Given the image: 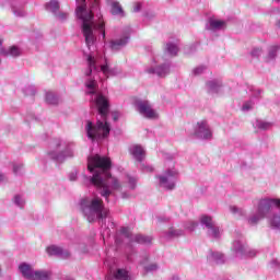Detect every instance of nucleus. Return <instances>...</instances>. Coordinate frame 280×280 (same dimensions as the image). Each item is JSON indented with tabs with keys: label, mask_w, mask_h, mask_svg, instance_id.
Here are the masks:
<instances>
[{
	"label": "nucleus",
	"mask_w": 280,
	"mask_h": 280,
	"mask_svg": "<svg viewBox=\"0 0 280 280\" xmlns=\"http://www.w3.org/2000/svg\"><path fill=\"white\" fill-rule=\"evenodd\" d=\"M113 167V162L110 161V158L102 156L100 154H95L93 156H90L88 159V170L89 172H95V170H101L102 173H95L92 178L91 183L95 185L101 190V196L105 198V200L108 202V198H110V188L108 187V184L104 180L105 178H112L113 175L110 174L109 170Z\"/></svg>",
	"instance_id": "1"
},
{
	"label": "nucleus",
	"mask_w": 280,
	"mask_h": 280,
	"mask_svg": "<svg viewBox=\"0 0 280 280\" xmlns=\"http://www.w3.org/2000/svg\"><path fill=\"white\" fill-rule=\"evenodd\" d=\"M80 209L88 222H96V220H106L108 218V210H106L104 200L100 197L81 199Z\"/></svg>",
	"instance_id": "2"
},
{
	"label": "nucleus",
	"mask_w": 280,
	"mask_h": 280,
	"mask_svg": "<svg viewBox=\"0 0 280 280\" xmlns=\"http://www.w3.org/2000/svg\"><path fill=\"white\" fill-rule=\"evenodd\" d=\"M79 5L77 7L75 14L77 19L83 21L82 33L85 38L88 47H91L95 43V35H93V11L86 9V0H77Z\"/></svg>",
	"instance_id": "3"
},
{
	"label": "nucleus",
	"mask_w": 280,
	"mask_h": 280,
	"mask_svg": "<svg viewBox=\"0 0 280 280\" xmlns=\"http://www.w3.org/2000/svg\"><path fill=\"white\" fill-rule=\"evenodd\" d=\"M272 206L278 207L280 209V199H262L258 203V212L257 215L252 217L248 220V223L255 225L259 222V220H264V218H268ZM271 225L277 229L280 226V217H273L271 220Z\"/></svg>",
	"instance_id": "4"
},
{
	"label": "nucleus",
	"mask_w": 280,
	"mask_h": 280,
	"mask_svg": "<svg viewBox=\"0 0 280 280\" xmlns=\"http://www.w3.org/2000/svg\"><path fill=\"white\" fill-rule=\"evenodd\" d=\"M89 139L95 141V139H106L110 135V125H108V118L97 120L94 126L91 120H88L85 127Z\"/></svg>",
	"instance_id": "5"
},
{
	"label": "nucleus",
	"mask_w": 280,
	"mask_h": 280,
	"mask_svg": "<svg viewBox=\"0 0 280 280\" xmlns=\"http://www.w3.org/2000/svg\"><path fill=\"white\" fill-rule=\"evenodd\" d=\"M138 112L147 119H159V113L152 108V105L148 101L138 102Z\"/></svg>",
	"instance_id": "6"
},
{
	"label": "nucleus",
	"mask_w": 280,
	"mask_h": 280,
	"mask_svg": "<svg viewBox=\"0 0 280 280\" xmlns=\"http://www.w3.org/2000/svg\"><path fill=\"white\" fill-rule=\"evenodd\" d=\"M96 107L98 115H101L102 119H108V110L110 108V104L108 103V98L104 96L103 94H98L96 96Z\"/></svg>",
	"instance_id": "7"
},
{
	"label": "nucleus",
	"mask_w": 280,
	"mask_h": 280,
	"mask_svg": "<svg viewBox=\"0 0 280 280\" xmlns=\"http://www.w3.org/2000/svg\"><path fill=\"white\" fill-rule=\"evenodd\" d=\"M198 129L195 131V137L197 139H212L213 133L209 128L207 120H200L197 122Z\"/></svg>",
	"instance_id": "8"
},
{
	"label": "nucleus",
	"mask_w": 280,
	"mask_h": 280,
	"mask_svg": "<svg viewBox=\"0 0 280 280\" xmlns=\"http://www.w3.org/2000/svg\"><path fill=\"white\" fill-rule=\"evenodd\" d=\"M46 252L48 253V255H50V257L54 255L57 257H62V259L71 257V254L68 250H65L62 249V247H58L56 245L47 247Z\"/></svg>",
	"instance_id": "9"
},
{
	"label": "nucleus",
	"mask_w": 280,
	"mask_h": 280,
	"mask_svg": "<svg viewBox=\"0 0 280 280\" xmlns=\"http://www.w3.org/2000/svg\"><path fill=\"white\" fill-rule=\"evenodd\" d=\"M131 154L139 163L143 162V159H145V150L139 144L131 148Z\"/></svg>",
	"instance_id": "10"
},
{
	"label": "nucleus",
	"mask_w": 280,
	"mask_h": 280,
	"mask_svg": "<svg viewBox=\"0 0 280 280\" xmlns=\"http://www.w3.org/2000/svg\"><path fill=\"white\" fill-rule=\"evenodd\" d=\"M20 272L25 279L32 280L34 278V268L27 264H22L19 266Z\"/></svg>",
	"instance_id": "11"
},
{
	"label": "nucleus",
	"mask_w": 280,
	"mask_h": 280,
	"mask_svg": "<svg viewBox=\"0 0 280 280\" xmlns=\"http://www.w3.org/2000/svg\"><path fill=\"white\" fill-rule=\"evenodd\" d=\"M51 279V272L46 270L34 271L32 280H49Z\"/></svg>",
	"instance_id": "12"
},
{
	"label": "nucleus",
	"mask_w": 280,
	"mask_h": 280,
	"mask_svg": "<svg viewBox=\"0 0 280 280\" xmlns=\"http://www.w3.org/2000/svg\"><path fill=\"white\" fill-rule=\"evenodd\" d=\"M126 45H128V37H122L120 39L110 42V48L114 49V51L121 49V47H124Z\"/></svg>",
	"instance_id": "13"
},
{
	"label": "nucleus",
	"mask_w": 280,
	"mask_h": 280,
	"mask_svg": "<svg viewBox=\"0 0 280 280\" xmlns=\"http://www.w3.org/2000/svg\"><path fill=\"white\" fill-rule=\"evenodd\" d=\"M159 179L161 187H164V189H174L176 187V184L170 177L159 176Z\"/></svg>",
	"instance_id": "14"
},
{
	"label": "nucleus",
	"mask_w": 280,
	"mask_h": 280,
	"mask_svg": "<svg viewBox=\"0 0 280 280\" xmlns=\"http://www.w3.org/2000/svg\"><path fill=\"white\" fill-rule=\"evenodd\" d=\"M170 71V67L161 66L158 67L155 70H150V73H156L160 78H165Z\"/></svg>",
	"instance_id": "15"
},
{
	"label": "nucleus",
	"mask_w": 280,
	"mask_h": 280,
	"mask_svg": "<svg viewBox=\"0 0 280 280\" xmlns=\"http://www.w3.org/2000/svg\"><path fill=\"white\" fill-rule=\"evenodd\" d=\"M135 242L138 244H152V237L138 234L135 237Z\"/></svg>",
	"instance_id": "16"
},
{
	"label": "nucleus",
	"mask_w": 280,
	"mask_h": 280,
	"mask_svg": "<svg viewBox=\"0 0 280 280\" xmlns=\"http://www.w3.org/2000/svg\"><path fill=\"white\" fill-rule=\"evenodd\" d=\"M201 224H205L207 229H213V218L209 215H202L200 219Z\"/></svg>",
	"instance_id": "17"
},
{
	"label": "nucleus",
	"mask_w": 280,
	"mask_h": 280,
	"mask_svg": "<svg viewBox=\"0 0 280 280\" xmlns=\"http://www.w3.org/2000/svg\"><path fill=\"white\" fill-rule=\"evenodd\" d=\"M115 279L117 280H128V271L124 270V269H118L115 273H114Z\"/></svg>",
	"instance_id": "18"
},
{
	"label": "nucleus",
	"mask_w": 280,
	"mask_h": 280,
	"mask_svg": "<svg viewBox=\"0 0 280 280\" xmlns=\"http://www.w3.org/2000/svg\"><path fill=\"white\" fill-rule=\"evenodd\" d=\"M224 25H226L225 21L214 20L210 22V27H212V30H222Z\"/></svg>",
	"instance_id": "19"
},
{
	"label": "nucleus",
	"mask_w": 280,
	"mask_h": 280,
	"mask_svg": "<svg viewBox=\"0 0 280 280\" xmlns=\"http://www.w3.org/2000/svg\"><path fill=\"white\" fill-rule=\"evenodd\" d=\"M47 10H50V12H58L60 10V3H58L56 0H51L47 4Z\"/></svg>",
	"instance_id": "20"
},
{
	"label": "nucleus",
	"mask_w": 280,
	"mask_h": 280,
	"mask_svg": "<svg viewBox=\"0 0 280 280\" xmlns=\"http://www.w3.org/2000/svg\"><path fill=\"white\" fill-rule=\"evenodd\" d=\"M112 14H124V9L119 2L112 3Z\"/></svg>",
	"instance_id": "21"
},
{
	"label": "nucleus",
	"mask_w": 280,
	"mask_h": 280,
	"mask_svg": "<svg viewBox=\"0 0 280 280\" xmlns=\"http://www.w3.org/2000/svg\"><path fill=\"white\" fill-rule=\"evenodd\" d=\"M89 71L85 72V75H91L93 73V69H95V59L93 56L88 57Z\"/></svg>",
	"instance_id": "22"
},
{
	"label": "nucleus",
	"mask_w": 280,
	"mask_h": 280,
	"mask_svg": "<svg viewBox=\"0 0 280 280\" xmlns=\"http://www.w3.org/2000/svg\"><path fill=\"white\" fill-rule=\"evenodd\" d=\"M46 102H47L48 104L56 105V104H58V97H57L54 93L48 92V93L46 94Z\"/></svg>",
	"instance_id": "23"
},
{
	"label": "nucleus",
	"mask_w": 280,
	"mask_h": 280,
	"mask_svg": "<svg viewBox=\"0 0 280 280\" xmlns=\"http://www.w3.org/2000/svg\"><path fill=\"white\" fill-rule=\"evenodd\" d=\"M9 56H11L12 58H16L21 56V50H19V47L16 46H11L9 48Z\"/></svg>",
	"instance_id": "24"
},
{
	"label": "nucleus",
	"mask_w": 280,
	"mask_h": 280,
	"mask_svg": "<svg viewBox=\"0 0 280 280\" xmlns=\"http://www.w3.org/2000/svg\"><path fill=\"white\" fill-rule=\"evenodd\" d=\"M112 189H114V191H120L121 189V184L116 177H112Z\"/></svg>",
	"instance_id": "25"
},
{
	"label": "nucleus",
	"mask_w": 280,
	"mask_h": 280,
	"mask_svg": "<svg viewBox=\"0 0 280 280\" xmlns=\"http://www.w3.org/2000/svg\"><path fill=\"white\" fill-rule=\"evenodd\" d=\"M167 51L171 56H176L178 54V47L174 44H167Z\"/></svg>",
	"instance_id": "26"
},
{
	"label": "nucleus",
	"mask_w": 280,
	"mask_h": 280,
	"mask_svg": "<svg viewBox=\"0 0 280 280\" xmlns=\"http://www.w3.org/2000/svg\"><path fill=\"white\" fill-rule=\"evenodd\" d=\"M85 86L91 90L96 89L97 82L95 80L91 79L86 82Z\"/></svg>",
	"instance_id": "27"
},
{
	"label": "nucleus",
	"mask_w": 280,
	"mask_h": 280,
	"mask_svg": "<svg viewBox=\"0 0 280 280\" xmlns=\"http://www.w3.org/2000/svg\"><path fill=\"white\" fill-rule=\"evenodd\" d=\"M101 71L106 77H108L110 74V69L108 68V65L101 66Z\"/></svg>",
	"instance_id": "28"
},
{
	"label": "nucleus",
	"mask_w": 280,
	"mask_h": 280,
	"mask_svg": "<svg viewBox=\"0 0 280 280\" xmlns=\"http://www.w3.org/2000/svg\"><path fill=\"white\" fill-rule=\"evenodd\" d=\"M128 183L131 189H135V187H137V179L135 177H128Z\"/></svg>",
	"instance_id": "29"
},
{
	"label": "nucleus",
	"mask_w": 280,
	"mask_h": 280,
	"mask_svg": "<svg viewBox=\"0 0 280 280\" xmlns=\"http://www.w3.org/2000/svg\"><path fill=\"white\" fill-rule=\"evenodd\" d=\"M258 128H259L260 130H268V128H270V124H269V122H260V124L258 125Z\"/></svg>",
	"instance_id": "30"
},
{
	"label": "nucleus",
	"mask_w": 280,
	"mask_h": 280,
	"mask_svg": "<svg viewBox=\"0 0 280 280\" xmlns=\"http://www.w3.org/2000/svg\"><path fill=\"white\" fill-rule=\"evenodd\" d=\"M120 232L125 237H130V230L128 228H121Z\"/></svg>",
	"instance_id": "31"
},
{
	"label": "nucleus",
	"mask_w": 280,
	"mask_h": 280,
	"mask_svg": "<svg viewBox=\"0 0 280 280\" xmlns=\"http://www.w3.org/2000/svg\"><path fill=\"white\" fill-rule=\"evenodd\" d=\"M252 56H255L256 58H259V56H261V49L260 48H255L252 51Z\"/></svg>",
	"instance_id": "32"
},
{
	"label": "nucleus",
	"mask_w": 280,
	"mask_h": 280,
	"mask_svg": "<svg viewBox=\"0 0 280 280\" xmlns=\"http://www.w3.org/2000/svg\"><path fill=\"white\" fill-rule=\"evenodd\" d=\"M14 202L15 205H18V207H22L23 206V201L21 200V196L16 195L14 197Z\"/></svg>",
	"instance_id": "33"
},
{
	"label": "nucleus",
	"mask_w": 280,
	"mask_h": 280,
	"mask_svg": "<svg viewBox=\"0 0 280 280\" xmlns=\"http://www.w3.org/2000/svg\"><path fill=\"white\" fill-rule=\"evenodd\" d=\"M210 231L212 232L213 237H218L220 235V229L215 228L213 225V229H210Z\"/></svg>",
	"instance_id": "34"
},
{
	"label": "nucleus",
	"mask_w": 280,
	"mask_h": 280,
	"mask_svg": "<svg viewBox=\"0 0 280 280\" xmlns=\"http://www.w3.org/2000/svg\"><path fill=\"white\" fill-rule=\"evenodd\" d=\"M147 272H151L152 270H156L158 266L156 264H152L150 266L144 267Z\"/></svg>",
	"instance_id": "35"
},
{
	"label": "nucleus",
	"mask_w": 280,
	"mask_h": 280,
	"mask_svg": "<svg viewBox=\"0 0 280 280\" xmlns=\"http://www.w3.org/2000/svg\"><path fill=\"white\" fill-rule=\"evenodd\" d=\"M202 71H205V68L199 67V68H196V69L194 70V73H195V75H200V73H202Z\"/></svg>",
	"instance_id": "36"
},
{
	"label": "nucleus",
	"mask_w": 280,
	"mask_h": 280,
	"mask_svg": "<svg viewBox=\"0 0 280 280\" xmlns=\"http://www.w3.org/2000/svg\"><path fill=\"white\" fill-rule=\"evenodd\" d=\"M0 55L1 56H10V50H7L5 48H0Z\"/></svg>",
	"instance_id": "37"
},
{
	"label": "nucleus",
	"mask_w": 280,
	"mask_h": 280,
	"mask_svg": "<svg viewBox=\"0 0 280 280\" xmlns=\"http://www.w3.org/2000/svg\"><path fill=\"white\" fill-rule=\"evenodd\" d=\"M250 108H253V105L250 103H245L243 105V110H250Z\"/></svg>",
	"instance_id": "38"
},
{
	"label": "nucleus",
	"mask_w": 280,
	"mask_h": 280,
	"mask_svg": "<svg viewBox=\"0 0 280 280\" xmlns=\"http://www.w3.org/2000/svg\"><path fill=\"white\" fill-rule=\"evenodd\" d=\"M141 10V3L137 2L133 7V12H139Z\"/></svg>",
	"instance_id": "39"
},
{
	"label": "nucleus",
	"mask_w": 280,
	"mask_h": 280,
	"mask_svg": "<svg viewBox=\"0 0 280 280\" xmlns=\"http://www.w3.org/2000/svg\"><path fill=\"white\" fill-rule=\"evenodd\" d=\"M21 167H23V165H14L13 166L14 174H19V171L21 170Z\"/></svg>",
	"instance_id": "40"
},
{
	"label": "nucleus",
	"mask_w": 280,
	"mask_h": 280,
	"mask_svg": "<svg viewBox=\"0 0 280 280\" xmlns=\"http://www.w3.org/2000/svg\"><path fill=\"white\" fill-rule=\"evenodd\" d=\"M277 56V51L276 50H271L269 52V59L272 60L275 57Z\"/></svg>",
	"instance_id": "41"
},
{
	"label": "nucleus",
	"mask_w": 280,
	"mask_h": 280,
	"mask_svg": "<svg viewBox=\"0 0 280 280\" xmlns=\"http://www.w3.org/2000/svg\"><path fill=\"white\" fill-rule=\"evenodd\" d=\"M113 119L114 121H117L119 119V114L117 112H114Z\"/></svg>",
	"instance_id": "42"
},
{
	"label": "nucleus",
	"mask_w": 280,
	"mask_h": 280,
	"mask_svg": "<svg viewBox=\"0 0 280 280\" xmlns=\"http://www.w3.org/2000/svg\"><path fill=\"white\" fill-rule=\"evenodd\" d=\"M231 211H232V213H237V211H240V210L237 209V207L233 206V207H231Z\"/></svg>",
	"instance_id": "43"
},
{
	"label": "nucleus",
	"mask_w": 280,
	"mask_h": 280,
	"mask_svg": "<svg viewBox=\"0 0 280 280\" xmlns=\"http://www.w3.org/2000/svg\"><path fill=\"white\" fill-rule=\"evenodd\" d=\"M3 180H5V175H3V173H0V183H3Z\"/></svg>",
	"instance_id": "44"
},
{
	"label": "nucleus",
	"mask_w": 280,
	"mask_h": 280,
	"mask_svg": "<svg viewBox=\"0 0 280 280\" xmlns=\"http://www.w3.org/2000/svg\"><path fill=\"white\" fill-rule=\"evenodd\" d=\"M98 30H104V22L98 24Z\"/></svg>",
	"instance_id": "45"
},
{
	"label": "nucleus",
	"mask_w": 280,
	"mask_h": 280,
	"mask_svg": "<svg viewBox=\"0 0 280 280\" xmlns=\"http://www.w3.org/2000/svg\"><path fill=\"white\" fill-rule=\"evenodd\" d=\"M167 176H174V173H172V171H167Z\"/></svg>",
	"instance_id": "46"
},
{
	"label": "nucleus",
	"mask_w": 280,
	"mask_h": 280,
	"mask_svg": "<svg viewBox=\"0 0 280 280\" xmlns=\"http://www.w3.org/2000/svg\"><path fill=\"white\" fill-rule=\"evenodd\" d=\"M148 172H154V168L148 167Z\"/></svg>",
	"instance_id": "47"
},
{
	"label": "nucleus",
	"mask_w": 280,
	"mask_h": 280,
	"mask_svg": "<svg viewBox=\"0 0 280 280\" xmlns=\"http://www.w3.org/2000/svg\"><path fill=\"white\" fill-rule=\"evenodd\" d=\"M277 27L280 28V20L277 22Z\"/></svg>",
	"instance_id": "48"
},
{
	"label": "nucleus",
	"mask_w": 280,
	"mask_h": 280,
	"mask_svg": "<svg viewBox=\"0 0 280 280\" xmlns=\"http://www.w3.org/2000/svg\"><path fill=\"white\" fill-rule=\"evenodd\" d=\"M1 45H3V40L2 39H0V47H1Z\"/></svg>",
	"instance_id": "49"
},
{
	"label": "nucleus",
	"mask_w": 280,
	"mask_h": 280,
	"mask_svg": "<svg viewBox=\"0 0 280 280\" xmlns=\"http://www.w3.org/2000/svg\"><path fill=\"white\" fill-rule=\"evenodd\" d=\"M103 36H106V32L105 31H103Z\"/></svg>",
	"instance_id": "50"
},
{
	"label": "nucleus",
	"mask_w": 280,
	"mask_h": 280,
	"mask_svg": "<svg viewBox=\"0 0 280 280\" xmlns=\"http://www.w3.org/2000/svg\"><path fill=\"white\" fill-rule=\"evenodd\" d=\"M192 226H198V223L192 224Z\"/></svg>",
	"instance_id": "51"
},
{
	"label": "nucleus",
	"mask_w": 280,
	"mask_h": 280,
	"mask_svg": "<svg viewBox=\"0 0 280 280\" xmlns=\"http://www.w3.org/2000/svg\"><path fill=\"white\" fill-rule=\"evenodd\" d=\"M209 86H212L211 83H209Z\"/></svg>",
	"instance_id": "52"
}]
</instances>
